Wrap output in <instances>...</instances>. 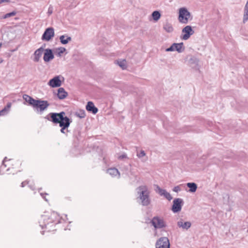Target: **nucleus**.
<instances>
[{
    "label": "nucleus",
    "instance_id": "f257e3e1",
    "mask_svg": "<svg viewBox=\"0 0 248 248\" xmlns=\"http://www.w3.org/2000/svg\"><path fill=\"white\" fill-rule=\"evenodd\" d=\"M65 114V113L64 111H61L60 113L50 112L45 118L53 124H59L60 127H61V132L65 134V130L67 132L69 131L67 129L72 123V120L69 117L64 116Z\"/></svg>",
    "mask_w": 248,
    "mask_h": 248
},
{
    "label": "nucleus",
    "instance_id": "f03ea898",
    "mask_svg": "<svg viewBox=\"0 0 248 248\" xmlns=\"http://www.w3.org/2000/svg\"><path fill=\"white\" fill-rule=\"evenodd\" d=\"M138 197L137 200L140 201V204L144 206H148L151 203L150 191L148 187L145 185H141L137 188Z\"/></svg>",
    "mask_w": 248,
    "mask_h": 248
},
{
    "label": "nucleus",
    "instance_id": "7ed1b4c3",
    "mask_svg": "<svg viewBox=\"0 0 248 248\" xmlns=\"http://www.w3.org/2000/svg\"><path fill=\"white\" fill-rule=\"evenodd\" d=\"M191 17L190 13L186 8H181L179 9L178 20L183 24H187L188 19Z\"/></svg>",
    "mask_w": 248,
    "mask_h": 248
},
{
    "label": "nucleus",
    "instance_id": "20e7f679",
    "mask_svg": "<svg viewBox=\"0 0 248 248\" xmlns=\"http://www.w3.org/2000/svg\"><path fill=\"white\" fill-rule=\"evenodd\" d=\"M50 104L47 101L42 100L40 99L36 100L33 108H36L38 110L43 112L49 106Z\"/></svg>",
    "mask_w": 248,
    "mask_h": 248
},
{
    "label": "nucleus",
    "instance_id": "39448f33",
    "mask_svg": "<svg viewBox=\"0 0 248 248\" xmlns=\"http://www.w3.org/2000/svg\"><path fill=\"white\" fill-rule=\"evenodd\" d=\"M151 223L156 229H161L167 226L164 219L158 216L153 217L151 221Z\"/></svg>",
    "mask_w": 248,
    "mask_h": 248
},
{
    "label": "nucleus",
    "instance_id": "423d86ee",
    "mask_svg": "<svg viewBox=\"0 0 248 248\" xmlns=\"http://www.w3.org/2000/svg\"><path fill=\"white\" fill-rule=\"evenodd\" d=\"M182 32L184 34L180 36L181 39L187 40L194 33V31L191 26L187 25L182 29Z\"/></svg>",
    "mask_w": 248,
    "mask_h": 248
},
{
    "label": "nucleus",
    "instance_id": "0eeeda50",
    "mask_svg": "<svg viewBox=\"0 0 248 248\" xmlns=\"http://www.w3.org/2000/svg\"><path fill=\"white\" fill-rule=\"evenodd\" d=\"M55 35L54 29L52 27L46 28L42 36V40L46 41H50Z\"/></svg>",
    "mask_w": 248,
    "mask_h": 248
},
{
    "label": "nucleus",
    "instance_id": "6e6552de",
    "mask_svg": "<svg viewBox=\"0 0 248 248\" xmlns=\"http://www.w3.org/2000/svg\"><path fill=\"white\" fill-rule=\"evenodd\" d=\"M183 200L180 198L175 199L173 201L171 210L174 213L180 212L183 205Z\"/></svg>",
    "mask_w": 248,
    "mask_h": 248
},
{
    "label": "nucleus",
    "instance_id": "1a4fd4ad",
    "mask_svg": "<svg viewBox=\"0 0 248 248\" xmlns=\"http://www.w3.org/2000/svg\"><path fill=\"white\" fill-rule=\"evenodd\" d=\"M156 248H170V243L167 237H161L155 244Z\"/></svg>",
    "mask_w": 248,
    "mask_h": 248
},
{
    "label": "nucleus",
    "instance_id": "9d476101",
    "mask_svg": "<svg viewBox=\"0 0 248 248\" xmlns=\"http://www.w3.org/2000/svg\"><path fill=\"white\" fill-rule=\"evenodd\" d=\"M61 76H56L49 80L47 84L52 87L56 88L60 87L62 85V81L60 79Z\"/></svg>",
    "mask_w": 248,
    "mask_h": 248
},
{
    "label": "nucleus",
    "instance_id": "9b49d317",
    "mask_svg": "<svg viewBox=\"0 0 248 248\" xmlns=\"http://www.w3.org/2000/svg\"><path fill=\"white\" fill-rule=\"evenodd\" d=\"M44 51H45V52L44 54L43 59L45 62H49L54 59V55L51 49L47 48L45 49Z\"/></svg>",
    "mask_w": 248,
    "mask_h": 248
},
{
    "label": "nucleus",
    "instance_id": "f8f14e48",
    "mask_svg": "<svg viewBox=\"0 0 248 248\" xmlns=\"http://www.w3.org/2000/svg\"><path fill=\"white\" fill-rule=\"evenodd\" d=\"M48 219H49L48 214H45L41 216L39 221V223L42 229L45 228H47V226H48L47 222L48 221Z\"/></svg>",
    "mask_w": 248,
    "mask_h": 248
},
{
    "label": "nucleus",
    "instance_id": "ddd939ff",
    "mask_svg": "<svg viewBox=\"0 0 248 248\" xmlns=\"http://www.w3.org/2000/svg\"><path fill=\"white\" fill-rule=\"evenodd\" d=\"M44 50V49L43 48V47H41L39 48L38 49H36L34 53V58L33 59V62H39L40 59V58L42 56V53Z\"/></svg>",
    "mask_w": 248,
    "mask_h": 248
},
{
    "label": "nucleus",
    "instance_id": "4468645a",
    "mask_svg": "<svg viewBox=\"0 0 248 248\" xmlns=\"http://www.w3.org/2000/svg\"><path fill=\"white\" fill-rule=\"evenodd\" d=\"M86 110L90 112H92L93 114H95L97 113L98 109L95 107L94 104L92 101H89L86 106Z\"/></svg>",
    "mask_w": 248,
    "mask_h": 248
},
{
    "label": "nucleus",
    "instance_id": "2eb2a0df",
    "mask_svg": "<svg viewBox=\"0 0 248 248\" xmlns=\"http://www.w3.org/2000/svg\"><path fill=\"white\" fill-rule=\"evenodd\" d=\"M156 188L158 190L157 191L161 196H164L165 198L170 201L172 197L171 195L165 189L161 188L158 186H156Z\"/></svg>",
    "mask_w": 248,
    "mask_h": 248
},
{
    "label": "nucleus",
    "instance_id": "dca6fc26",
    "mask_svg": "<svg viewBox=\"0 0 248 248\" xmlns=\"http://www.w3.org/2000/svg\"><path fill=\"white\" fill-rule=\"evenodd\" d=\"M68 95V93L66 92L63 88H60L58 90L57 96L59 99L62 100L65 98Z\"/></svg>",
    "mask_w": 248,
    "mask_h": 248
},
{
    "label": "nucleus",
    "instance_id": "f3484780",
    "mask_svg": "<svg viewBox=\"0 0 248 248\" xmlns=\"http://www.w3.org/2000/svg\"><path fill=\"white\" fill-rule=\"evenodd\" d=\"M107 172L112 177H116L118 176V178L120 177V173L115 168H111L107 170Z\"/></svg>",
    "mask_w": 248,
    "mask_h": 248
},
{
    "label": "nucleus",
    "instance_id": "a211bd4d",
    "mask_svg": "<svg viewBox=\"0 0 248 248\" xmlns=\"http://www.w3.org/2000/svg\"><path fill=\"white\" fill-rule=\"evenodd\" d=\"M191 224L189 221L183 222L180 220L177 222V226L183 229L187 230L191 227Z\"/></svg>",
    "mask_w": 248,
    "mask_h": 248
},
{
    "label": "nucleus",
    "instance_id": "6ab92c4d",
    "mask_svg": "<svg viewBox=\"0 0 248 248\" xmlns=\"http://www.w3.org/2000/svg\"><path fill=\"white\" fill-rule=\"evenodd\" d=\"M50 215L54 225L60 222V217L57 212H52L50 213Z\"/></svg>",
    "mask_w": 248,
    "mask_h": 248
},
{
    "label": "nucleus",
    "instance_id": "aec40b11",
    "mask_svg": "<svg viewBox=\"0 0 248 248\" xmlns=\"http://www.w3.org/2000/svg\"><path fill=\"white\" fill-rule=\"evenodd\" d=\"M174 46V51H177L178 53H182L185 50V47L183 42L180 43H173Z\"/></svg>",
    "mask_w": 248,
    "mask_h": 248
},
{
    "label": "nucleus",
    "instance_id": "412c9836",
    "mask_svg": "<svg viewBox=\"0 0 248 248\" xmlns=\"http://www.w3.org/2000/svg\"><path fill=\"white\" fill-rule=\"evenodd\" d=\"M199 60L196 57H192L188 61V62L191 67L196 68L198 66Z\"/></svg>",
    "mask_w": 248,
    "mask_h": 248
},
{
    "label": "nucleus",
    "instance_id": "4be33fe9",
    "mask_svg": "<svg viewBox=\"0 0 248 248\" xmlns=\"http://www.w3.org/2000/svg\"><path fill=\"white\" fill-rule=\"evenodd\" d=\"M23 98L25 100L26 102H28L30 105L33 107L34 104L35 103V99L33 98L32 97L27 95L24 94L23 95Z\"/></svg>",
    "mask_w": 248,
    "mask_h": 248
},
{
    "label": "nucleus",
    "instance_id": "5701e85b",
    "mask_svg": "<svg viewBox=\"0 0 248 248\" xmlns=\"http://www.w3.org/2000/svg\"><path fill=\"white\" fill-rule=\"evenodd\" d=\"M60 40L61 43L63 45H66L69 42L71 41L72 38L70 36H68L65 35H61L60 37Z\"/></svg>",
    "mask_w": 248,
    "mask_h": 248
},
{
    "label": "nucleus",
    "instance_id": "b1692460",
    "mask_svg": "<svg viewBox=\"0 0 248 248\" xmlns=\"http://www.w3.org/2000/svg\"><path fill=\"white\" fill-rule=\"evenodd\" d=\"M186 186L189 188L188 191L190 192L194 193L197 189V185L193 182L187 183Z\"/></svg>",
    "mask_w": 248,
    "mask_h": 248
},
{
    "label": "nucleus",
    "instance_id": "393cba45",
    "mask_svg": "<svg viewBox=\"0 0 248 248\" xmlns=\"http://www.w3.org/2000/svg\"><path fill=\"white\" fill-rule=\"evenodd\" d=\"M248 20V1H247L245 8L243 16V22L245 23Z\"/></svg>",
    "mask_w": 248,
    "mask_h": 248
},
{
    "label": "nucleus",
    "instance_id": "a878e982",
    "mask_svg": "<svg viewBox=\"0 0 248 248\" xmlns=\"http://www.w3.org/2000/svg\"><path fill=\"white\" fill-rule=\"evenodd\" d=\"M163 29L167 32H171L173 31V28L171 25V24L167 22L163 26Z\"/></svg>",
    "mask_w": 248,
    "mask_h": 248
},
{
    "label": "nucleus",
    "instance_id": "bb28decb",
    "mask_svg": "<svg viewBox=\"0 0 248 248\" xmlns=\"http://www.w3.org/2000/svg\"><path fill=\"white\" fill-rule=\"evenodd\" d=\"M152 16L153 19L155 21H157L160 18L161 14L159 11H155L152 13Z\"/></svg>",
    "mask_w": 248,
    "mask_h": 248
},
{
    "label": "nucleus",
    "instance_id": "cd10ccee",
    "mask_svg": "<svg viewBox=\"0 0 248 248\" xmlns=\"http://www.w3.org/2000/svg\"><path fill=\"white\" fill-rule=\"evenodd\" d=\"M75 115L80 118H84L86 116L85 111L83 109H79L76 112Z\"/></svg>",
    "mask_w": 248,
    "mask_h": 248
},
{
    "label": "nucleus",
    "instance_id": "c85d7f7f",
    "mask_svg": "<svg viewBox=\"0 0 248 248\" xmlns=\"http://www.w3.org/2000/svg\"><path fill=\"white\" fill-rule=\"evenodd\" d=\"M118 64L122 68V69H125L127 68L126 62L125 60H123L118 62Z\"/></svg>",
    "mask_w": 248,
    "mask_h": 248
},
{
    "label": "nucleus",
    "instance_id": "c756f323",
    "mask_svg": "<svg viewBox=\"0 0 248 248\" xmlns=\"http://www.w3.org/2000/svg\"><path fill=\"white\" fill-rule=\"evenodd\" d=\"M16 14V11H13L12 12L7 13L2 16L3 19H6L11 16H15Z\"/></svg>",
    "mask_w": 248,
    "mask_h": 248
},
{
    "label": "nucleus",
    "instance_id": "7c9ffc66",
    "mask_svg": "<svg viewBox=\"0 0 248 248\" xmlns=\"http://www.w3.org/2000/svg\"><path fill=\"white\" fill-rule=\"evenodd\" d=\"M145 153L143 150H141L140 153H137V156L139 158H141L145 155Z\"/></svg>",
    "mask_w": 248,
    "mask_h": 248
},
{
    "label": "nucleus",
    "instance_id": "2f4dec72",
    "mask_svg": "<svg viewBox=\"0 0 248 248\" xmlns=\"http://www.w3.org/2000/svg\"><path fill=\"white\" fill-rule=\"evenodd\" d=\"M58 50H59L58 55L61 56V54L64 53V52L66 50V49L64 47H60L58 48Z\"/></svg>",
    "mask_w": 248,
    "mask_h": 248
},
{
    "label": "nucleus",
    "instance_id": "473e14b6",
    "mask_svg": "<svg viewBox=\"0 0 248 248\" xmlns=\"http://www.w3.org/2000/svg\"><path fill=\"white\" fill-rule=\"evenodd\" d=\"M174 46H173V44H172L171 46L166 49V51H174Z\"/></svg>",
    "mask_w": 248,
    "mask_h": 248
},
{
    "label": "nucleus",
    "instance_id": "72a5a7b5",
    "mask_svg": "<svg viewBox=\"0 0 248 248\" xmlns=\"http://www.w3.org/2000/svg\"><path fill=\"white\" fill-rule=\"evenodd\" d=\"M8 113V111L6 110V108H3L0 110V116H3L6 115Z\"/></svg>",
    "mask_w": 248,
    "mask_h": 248
},
{
    "label": "nucleus",
    "instance_id": "f704fd0d",
    "mask_svg": "<svg viewBox=\"0 0 248 248\" xmlns=\"http://www.w3.org/2000/svg\"><path fill=\"white\" fill-rule=\"evenodd\" d=\"M53 11V7L51 5H50L48 9V11H47V14H48V16H49L52 14Z\"/></svg>",
    "mask_w": 248,
    "mask_h": 248
},
{
    "label": "nucleus",
    "instance_id": "c9c22d12",
    "mask_svg": "<svg viewBox=\"0 0 248 248\" xmlns=\"http://www.w3.org/2000/svg\"><path fill=\"white\" fill-rule=\"evenodd\" d=\"M181 188L179 186H176L173 187V191L175 192H178L181 191Z\"/></svg>",
    "mask_w": 248,
    "mask_h": 248
},
{
    "label": "nucleus",
    "instance_id": "e433bc0d",
    "mask_svg": "<svg viewBox=\"0 0 248 248\" xmlns=\"http://www.w3.org/2000/svg\"><path fill=\"white\" fill-rule=\"evenodd\" d=\"M48 217H49V219H48V221L47 222V224H48V226L49 224H52V225H54L53 221H52V219H51L50 214H48Z\"/></svg>",
    "mask_w": 248,
    "mask_h": 248
},
{
    "label": "nucleus",
    "instance_id": "4c0bfd02",
    "mask_svg": "<svg viewBox=\"0 0 248 248\" xmlns=\"http://www.w3.org/2000/svg\"><path fill=\"white\" fill-rule=\"evenodd\" d=\"M126 158H127V155L125 153L123 154V155H120L118 157V159L120 160H122V159H124Z\"/></svg>",
    "mask_w": 248,
    "mask_h": 248
},
{
    "label": "nucleus",
    "instance_id": "58836bf2",
    "mask_svg": "<svg viewBox=\"0 0 248 248\" xmlns=\"http://www.w3.org/2000/svg\"><path fill=\"white\" fill-rule=\"evenodd\" d=\"M11 103L9 102L7 104L6 106L4 108H6V110L8 112L10 108L11 107Z\"/></svg>",
    "mask_w": 248,
    "mask_h": 248
},
{
    "label": "nucleus",
    "instance_id": "ea45409f",
    "mask_svg": "<svg viewBox=\"0 0 248 248\" xmlns=\"http://www.w3.org/2000/svg\"><path fill=\"white\" fill-rule=\"evenodd\" d=\"M29 184V181H28V180H26V181H23V182H22L21 183V186L22 187H24L25 186V185H27V184Z\"/></svg>",
    "mask_w": 248,
    "mask_h": 248
},
{
    "label": "nucleus",
    "instance_id": "a19ab883",
    "mask_svg": "<svg viewBox=\"0 0 248 248\" xmlns=\"http://www.w3.org/2000/svg\"><path fill=\"white\" fill-rule=\"evenodd\" d=\"M40 195L42 198L45 200V201H47V200L45 196H44L45 195H47L46 193H41Z\"/></svg>",
    "mask_w": 248,
    "mask_h": 248
},
{
    "label": "nucleus",
    "instance_id": "79ce46f5",
    "mask_svg": "<svg viewBox=\"0 0 248 248\" xmlns=\"http://www.w3.org/2000/svg\"><path fill=\"white\" fill-rule=\"evenodd\" d=\"M7 157H4V159H3V166H4L5 167H6V165H5L4 164V162H5V161H7Z\"/></svg>",
    "mask_w": 248,
    "mask_h": 248
},
{
    "label": "nucleus",
    "instance_id": "37998d69",
    "mask_svg": "<svg viewBox=\"0 0 248 248\" xmlns=\"http://www.w3.org/2000/svg\"><path fill=\"white\" fill-rule=\"evenodd\" d=\"M3 62V60L2 58H0V63H2Z\"/></svg>",
    "mask_w": 248,
    "mask_h": 248
},
{
    "label": "nucleus",
    "instance_id": "c03bdc74",
    "mask_svg": "<svg viewBox=\"0 0 248 248\" xmlns=\"http://www.w3.org/2000/svg\"><path fill=\"white\" fill-rule=\"evenodd\" d=\"M3 2H9L10 1V0H3Z\"/></svg>",
    "mask_w": 248,
    "mask_h": 248
},
{
    "label": "nucleus",
    "instance_id": "a18cd8bd",
    "mask_svg": "<svg viewBox=\"0 0 248 248\" xmlns=\"http://www.w3.org/2000/svg\"><path fill=\"white\" fill-rule=\"evenodd\" d=\"M3 0H0V4L3 2Z\"/></svg>",
    "mask_w": 248,
    "mask_h": 248
},
{
    "label": "nucleus",
    "instance_id": "49530a36",
    "mask_svg": "<svg viewBox=\"0 0 248 248\" xmlns=\"http://www.w3.org/2000/svg\"><path fill=\"white\" fill-rule=\"evenodd\" d=\"M1 44L0 43V47H1Z\"/></svg>",
    "mask_w": 248,
    "mask_h": 248
}]
</instances>
